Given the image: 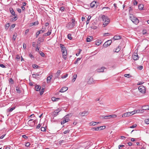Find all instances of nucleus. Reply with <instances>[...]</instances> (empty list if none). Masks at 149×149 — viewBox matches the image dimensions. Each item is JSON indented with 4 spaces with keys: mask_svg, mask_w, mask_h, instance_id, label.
Segmentation results:
<instances>
[{
    "mask_svg": "<svg viewBox=\"0 0 149 149\" xmlns=\"http://www.w3.org/2000/svg\"><path fill=\"white\" fill-rule=\"evenodd\" d=\"M72 22H69L66 25V27L68 29H71L73 28L75 25V20L72 18L71 20Z\"/></svg>",
    "mask_w": 149,
    "mask_h": 149,
    "instance_id": "f257e3e1",
    "label": "nucleus"
},
{
    "mask_svg": "<svg viewBox=\"0 0 149 149\" xmlns=\"http://www.w3.org/2000/svg\"><path fill=\"white\" fill-rule=\"evenodd\" d=\"M130 19L134 23L136 24H137L139 22V20L136 17H134L133 14H130L129 15Z\"/></svg>",
    "mask_w": 149,
    "mask_h": 149,
    "instance_id": "f03ea898",
    "label": "nucleus"
},
{
    "mask_svg": "<svg viewBox=\"0 0 149 149\" xmlns=\"http://www.w3.org/2000/svg\"><path fill=\"white\" fill-rule=\"evenodd\" d=\"M61 52L62 53V56L63 58L65 60L66 59L67 55V50L66 48L63 49H61Z\"/></svg>",
    "mask_w": 149,
    "mask_h": 149,
    "instance_id": "7ed1b4c3",
    "label": "nucleus"
},
{
    "mask_svg": "<svg viewBox=\"0 0 149 149\" xmlns=\"http://www.w3.org/2000/svg\"><path fill=\"white\" fill-rule=\"evenodd\" d=\"M35 120L34 119H31L28 121V124L31 127H34L35 125Z\"/></svg>",
    "mask_w": 149,
    "mask_h": 149,
    "instance_id": "20e7f679",
    "label": "nucleus"
},
{
    "mask_svg": "<svg viewBox=\"0 0 149 149\" xmlns=\"http://www.w3.org/2000/svg\"><path fill=\"white\" fill-rule=\"evenodd\" d=\"M138 89L139 91L142 93H146V88L143 85L140 86L138 87Z\"/></svg>",
    "mask_w": 149,
    "mask_h": 149,
    "instance_id": "39448f33",
    "label": "nucleus"
},
{
    "mask_svg": "<svg viewBox=\"0 0 149 149\" xmlns=\"http://www.w3.org/2000/svg\"><path fill=\"white\" fill-rule=\"evenodd\" d=\"M112 42V40H109L108 41H106L103 45V46L105 48H106L108 46H109V45L111 44Z\"/></svg>",
    "mask_w": 149,
    "mask_h": 149,
    "instance_id": "423d86ee",
    "label": "nucleus"
},
{
    "mask_svg": "<svg viewBox=\"0 0 149 149\" xmlns=\"http://www.w3.org/2000/svg\"><path fill=\"white\" fill-rule=\"evenodd\" d=\"M133 111L132 112H127L123 114L122 116L123 117H128L133 115Z\"/></svg>",
    "mask_w": 149,
    "mask_h": 149,
    "instance_id": "0eeeda50",
    "label": "nucleus"
},
{
    "mask_svg": "<svg viewBox=\"0 0 149 149\" xmlns=\"http://www.w3.org/2000/svg\"><path fill=\"white\" fill-rule=\"evenodd\" d=\"M139 56L138 55L137 53H134L132 55V58L134 60H137L139 59Z\"/></svg>",
    "mask_w": 149,
    "mask_h": 149,
    "instance_id": "6e6552de",
    "label": "nucleus"
},
{
    "mask_svg": "<svg viewBox=\"0 0 149 149\" xmlns=\"http://www.w3.org/2000/svg\"><path fill=\"white\" fill-rule=\"evenodd\" d=\"M52 31V30L50 28L49 29L48 32L47 33H45L43 35V36H47L50 35Z\"/></svg>",
    "mask_w": 149,
    "mask_h": 149,
    "instance_id": "1a4fd4ad",
    "label": "nucleus"
},
{
    "mask_svg": "<svg viewBox=\"0 0 149 149\" xmlns=\"http://www.w3.org/2000/svg\"><path fill=\"white\" fill-rule=\"evenodd\" d=\"M144 112L143 109H138L137 110H135L133 111V114L136 113H143Z\"/></svg>",
    "mask_w": 149,
    "mask_h": 149,
    "instance_id": "9d476101",
    "label": "nucleus"
},
{
    "mask_svg": "<svg viewBox=\"0 0 149 149\" xmlns=\"http://www.w3.org/2000/svg\"><path fill=\"white\" fill-rule=\"evenodd\" d=\"M68 89V88L67 87H62L60 90L59 91V92L63 93L65 92Z\"/></svg>",
    "mask_w": 149,
    "mask_h": 149,
    "instance_id": "9b49d317",
    "label": "nucleus"
},
{
    "mask_svg": "<svg viewBox=\"0 0 149 149\" xmlns=\"http://www.w3.org/2000/svg\"><path fill=\"white\" fill-rule=\"evenodd\" d=\"M68 115H67L65 116L63 118L65 122L66 123L68 122L70 120L69 117H68Z\"/></svg>",
    "mask_w": 149,
    "mask_h": 149,
    "instance_id": "f8f14e48",
    "label": "nucleus"
},
{
    "mask_svg": "<svg viewBox=\"0 0 149 149\" xmlns=\"http://www.w3.org/2000/svg\"><path fill=\"white\" fill-rule=\"evenodd\" d=\"M110 21V20L109 19H107V20L104 21L103 24L104 27H105L108 24Z\"/></svg>",
    "mask_w": 149,
    "mask_h": 149,
    "instance_id": "ddd939ff",
    "label": "nucleus"
},
{
    "mask_svg": "<svg viewBox=\"0 0 149 149\" xmlns=\"http://www.w3.org/2000/svg\"><path fill=\"white\" fill-rule=\"evenodd\" d=\"M61 74V71L60 70H58L57 72L55 74L54 79H56L58 78Z\"/></svg>",
    "mask_w": 149,
    "mask_h": 149,
    "instance_id": "4468645a",
    "label": "nucleus"
},
{
    "mask_svg": "<svg viewBox=\"0 0 149 149\" xmlns=\"http://www.w3.org/2000/svg\"><path fill=\"white\" fill-rule=\"evenodd\" d=\"M106 69L104 67H102L98 69L97 70V72H103L104 71V69Z\"/></svg>",
    "mask_w": 149,
    "mask_h": 149,
    "instance_id": "2eb2a0df",
    "label": "nucleus"
},
{
    "mask_svg": "<svg viewBox=\"0 0 149 149\" xmlns=\"http://www.w3.org/2000/svg\"><path fill=\"white\" fill-rule=\"evenodd\" d=\"M53 77L52 74L50 75V76H48L47 78V83H49L51 81V79Z\"/></svg>",
    "mask_w": 149,
    "mask_h": 149,
    "instance_id": "dca6fc26",
    "label": "nucleus"
},
{
    "mask_svg": "<svg viewBox=\"0 0 149 149\" xmlns=\"http://www.w3.org/2000/svg\"><path fill=\"white\" fill-rule=\"evenodd\" d=\"M121 37L120 36H115L113 38V39L114 40H118L121 38Z\"/></svg>",
    "mask_w": 149,
    "mask_h": 149,
    "instance_id": "f3484780",
    "label": "nucleus"
},
{
    "mask_svg": "<svg viewBox=\"0 0 149 149\" xmlns=\"http://www.w3.org/2000/svg\"><path fill=\"white\" fill-rule=\"evenodd\" d=\"M93 78L91 77L89 78L88 81V84H91L93 83Z\"/></svg>",
    "mask_w": 149,
    "mask_h": 149,
    "instance_id": "a211bd4d",
    "label": "nucleus"
},
{
    "mask_svg": "<svg viewBox=\"0 0 149 149\" xmlns=\"http://www.w3.org/2000/svg\"><path fill=\"white\" fill-rule=\"evenodd\" d=\"M10 11L11 13L13 16H15V12L14 10L13 9V8H10Z\"/></svg>",
    "mask_w": 149,
    "mask_h": 149,
    "instance_id": "6ab92c4d",
    "label": "nucleus"
},
{
    "mask_svg": "<svg viewBox=\"0 0 149 149\" xmlns=\"http://www.w3.org/2000/svg\"><path fill=\"white\" fill-rule=\"evenodd\" d=\"M143 111L144 110H149L148 105H146L143 106L142 107Z\"/></svg>",
    "mask_w": 149,
    "mask_h": 149,
    "instance_id": "aec40b11",
    "label": "nucleus"
},
{
    "mask_svg": "<svg viewBox=\"0 0 149 149\" xmlns=\"http://www.w3.org/2000/svg\"><path fill=\"white\" fill-rule=\"evenodd\" d=\"M80 115L81 116H84L85 115H86L88 114V112L84 111L79 113Z\"/></svg>",
    "mask_w": 149,
    "mask_h": 149,
    "instance_id": "412c9836",
    "label": "nucleus"
},
{
    "mask_svg": "<svg viewBox=\"0 0 149 149\" xmlns=\"http://www.w3.org/2000/svg\"><path fill=\"white\" fill-rule=\"evenodd\" d=\"M102 41L101 40H96V45H99L102 43Z\"/></svg>",
    "mask_w": 149,
    "mask_h": 149,
    "instance_id": "4be33fe9",
    "label": "nucleus"
},
{
    "mask_svg": "<svg viewBox=\"0 0 149 149\" xmlns=\"http://www.w3.org/2000/svg\"><path fill=\"white\" fill-rule=\"evenodd\" d=\"M35 88L36 91H39L41 88L40 86L38 85H36L35 86Z\"/></svg>",
    "mask_w": 149,
    "mask_h": 149,
    "instance_id": "5701e85b",
    "label": "nucleus"
},
{
    "mask_svg": "<svg viewBox=\"0 0 149 149\" xmlns=\"http://www.w3.org/2000/svg\"><path fill=\"white\" fill-rule=\"evenodd\" d=\"M96 1H93L91 2L90 4L91 7V8H93L95 5V4L96 3Z\"/></svg>",
    "mask_w": 149,
    "mask_h": 149,
    "instance_id": "b1692460",
    "label": "nucleus"
},
{
    "mask_svg": "<svg viewBox=\"0 0 149 149\" xmlns=\"http://www.w3.org/2000/svg\"><path fill=\"white\" fill-rule=\"evenodd\" d=\"M90 38H86V41L88 42H90L93 40V38L92 36H90Z\"/></svg>",
    "mask_w": 149,
    "mask_h": 149,
    "instance_id": "393cba45",
    "label": "nucleus"
},
{
    "mask_svg": "<svg viewBox=\"0 0 149 149\" xmlns=\"http://www.w3.org/2000/svg\"><path fill=\"white\" fill-rule=\"evenodd\" d=\"M38 21H36V22H33L32 23H31L30 24V26H31L33 25H38Z\"/></svg>",
    "mask_w": 149,
    "mask_h": 149,
    "instance_id": "a878e982",
    "label": "nucleus"
},
{
    "mask_svg": "<svg viewBox=\"0 0 149 149\" xmlns=\"http://www.w3.org/2000/svg\"><path fill=\"white\" fill-rule=\"evenodd\" d=\"M101 18L103 21H105V20H107V19H108L107 18V16L104 15H102L101 17Z\"/></svg>",
    "mask_w": 149,
    "mask_h": 149,
    "instance_id": "bb28decb",
    "label": "nucleus"
},
{
    "mask_svg": "<svg viewBox=\"0 0 149 149\" xmlns=\"http://www.w3.org/2000/svg\"><path fill=\"white\" fill-rule=\"evenodd\" d=\"M52 100L54 101H57L59 100L60 98L58 97L56 98L55 97H52Z\"/></svg>",
    "mask_w": 149,
    "mask_h": 149,
    "instance_id": "cd10ccee",
    "label": "nucleus"
},
{
    "mask_svg": "<svg viewBox=\"0 0 149 149\" xmlns=\"http://www.w3.org/2000/svg\"><path fill=\"white\" fill-rule=\"evenodd\" d=\"M101 117H102V118H104L105 119H107L108 118H110V115H108L106 116H101Z\"/></svg>",
    "mask_w": 149,
    "mask_h": 149,
    "instance_id": "c85d7f7f",
    "label": "nucleus"
},
{
    "mask_svg": "<svg viewBox=\"0 0 149 149\" xmlns=\"http://www.w3.org/2000/svg\"><path fill=\"white\" fill-rule=\"evenodd\" d=\"M143 4H140L138 6L139 9L141 10H142L143 8Z\"/></svg>",
    "mask_w": 149,
    "mask_h": 149,
    "instance_id": "c756f323",
    "label": "nucleus"
},
{
    "mask_svg": "<svg viewBox=\"0 0 149 149\" xmlns=\"http://www.w3.org/2000/svg\"><path fill=\"white\" fill-rule=\"evenodd\" d=\"M121 49V47L120 46H118V47L116 49V50L115 51V52H118Z\"/></svg>",
    "mask_w": 149,
    "mask_h": 149,
    "instance_id": "7c9ffc66",
    "label": "nucleus"
},
{
    "mask_svg": "<svg viewBox=\"0 0 149 149\" xmlns=\"http://www.w3.org/2000/svg\"><path fill=\"white\" fill-rule=\"evenodd\" d=\"M77 77V74H74L73 76V79L72 80V82H74L75 80L76 79Z\"/></svg>",
    "mask_w": 149,
    "mask_h": 149,
    "instance_id": "2f4dec72",
    "label": "nucleus"
},
{
    "mask_svg": "<svg viewBox=\"0 0 149 149\" xmlns=\"http://www.w3.org/2000/svg\"><path fill=\"white\" fill-rule=\"evenodd\" d=\"M60 111H59L58 112H54V111L52 113V115L54 117L56 116L58 114V113L60 112Z\"/></svg>",
    "mask_w": 149,
    "mask_h": 149,
    "instance_id": "473e14b6",
    "label": "nucleus"
},
{
    "mask_svg": "<svg viewBox=\"0 0 149 149\" xmlns=\"http://www.w3.org/2000/svg\"><path fill=\"white\" fill-rule=\"evenodd\" d=\"M16 90L17 92V93H21V91L18 87V86L16 87Z\"/></svg>",
    "mask_w": 149,
    "mask_h": 149,
    "instance_id": "72a5a7b5",
    "label": "nucleus"
},
{
    "mask_svg": "<svg viewBox=\"0 0 149 149\" xmlns=\"http://www.w3.org/2000/svg\"><path fill=\"white\" fill-rule=\"evenodd\" d=\"M38 40L40 41V42H38L39 44H40V42H43L44 41V39L43 38L41 37H39L38 38Z\"/></svg>",
    "mask_w": 149,
    "mask_h": 149,
    "instance_id": "f704fd0d",
    "label": "nucleus"
},
{
    "mask_svg": "<svg viewBox=\"0 0 149 149\" xmlns=\"http://www.w3.org/2000/svg\"><path fill=\"white\" fill-rule=\"evenodd\" d=\"M15 108V107H13L11 108H9L7 110L8 112H11Z\"/></svg>",
    "mask_w": 149,
    "mask_h": 149,
    "instance_id": "c9c22d12",
    "label": "nucleus"
},
{
    "mask_svg": "<svg viewBox=\"0 0 149 149\" xmlns=\"http://www.w3.org/2000/svg\"><path fill=\"white\" fill-rule=\"evenodd\" d=\"M17 33H15L13 35V39L14 40V41H15V39L17 37Z\"/></svg>",
    "mask_w": 149,
    "mask_h": 149,
    "instance_id": "e433bc0d",
    "label": "nucleus"
},
{
    "mask_svg": "<svg viewBox=\"0 0 149 149\" xmlns=\"http://www.w3.org/2000/svg\"><path fill=\"white\" fill-rule=\"evenodd\" d=\"M39 74L38 73L33 74H32V77L33 78H36L38 76H39Z\"/></svg>",
    "mask_w": 149,
    "mask_h": 149,
    "instance_id": "4c0bfd02",
    "label": "nucleus"
},
{
    "mask_svg": "<svg viewBox=\"0 0 149 149\" xmlns=\"http://www.w3.org/2000/svg\"><path fill=\"white\" fill-rule=\"evenodd\" d=\"M96 122H92L90 123V125H95L96 124Z\"/></svg>",
    "mask_w": 149,
    "mask_h": 149,
    "instance_id": "58836bf2",
    "label": "nucleus"
},
{
    "mask_svg": "<svg viewBox=\"0 0 149 149\" xmlns=\"http://www.w3.org/2000/svg\"><path fill=\"white\" fill-rule=\"evenodd\" d=\"M71 36V35L70 34H68L67 35L68 38L70 40H72V37Z\"/></svg>",
    "mask_w": 149,
    "mask_h": 149,
    "instance_id": "ea45409f",
    "label": "nucleus"
},
{
    "mask_svg": "<svg viewBox=\"0 0 149 149\" xmlns=\"http://www.w3.org/2000/svg\"><path fill=\"white\" fill-rule=\"evenodd\" d=\"M39 52L40 54V55L42 56V57H44L45 56V54L44 53L42 52L41 51H39Z\"/></svg>",
    "mask_w": 149,
    "mask_h": 149,
    "instance_id": "a19ab883",
    "label": "nucleus"
},
{
    "mask_svg": "<svg viewBox=\"0 0 149 149\" xmlns=\"http://www.w3.org/2000/svg\"><path fill=\"white\" fill-rule=\"evenodd\" d=\"M44 91V89L43 88H42L41 89V91H40V95H42Z\"/></svg>",
    "mask_w": 149,
    "mask_h": 149,
    "instance_id": "79ce46f5",
    "label": "nucleus"
},
{
    "mask_svg": "<svg viewBox=\"0 0 149 149\" xmlns=\"http://www.w3.org/2000/svg\"><path fill=\"white\" fill-rule=\"evenodd\" d=\"M10 24L9 23H7L5 25V28L6 29H8L10 26Z\"/></svg>",
    "mask_w": 149,
    "mask_h": 149,
    "instance_id": "37998d69",
    "label": "nucleus"
},
{
    "mask_svg": "<svg viewBox=\"0 0 149 149\" xmlns=\"http://www.w3.org/2000/svg\"><path fill=\"white\" fill-rule=\"evenodd\" d=\"M65 141L63 140L60 141L59 142L60 145H61L63 143H65Z\"/></svg>",
    "mask_w": 149,
    "mask_h": 149,
    "instance_id": "c03bdc74",
    "label": "nucleus"
},
{
    "mask_svg": "<svg viewBox=\"0 0 149 149\" xmlns=\"http://www.w3.org/2000/svg\"><path fill=\"white\" fill-rule=\"evenodd\" d=\"M145 122L146 123L148 124H149V118L146 119L145 120Z\"/></svg>",
    "mask_w": 149,
    "mask_h": 149,
    "instance_id": "a18cd8bd",
    "label": "nucleus"
},
{
    "mask_svg": "<svg viewBox=\"0 0 149 149\" xmlns=\"http://www.w3.org/2000/svg\"><path fill=\"white\" fill-rule=\"evenodd\" d=\"M110 118H115L117 116L115 114H113L111 115H110Z\"/></svg>",
    "mask_w": 149,
    "mask_h": 149,
    "instance_id": "49530a36",
    "label": "nucleus"
},
{
    "mask_svg": "<svg viewBox=\"0 0 149 149\" xmlns=\"http://www.w3.org/2000/svg\"><path fill=\"white\" fill-rule=\"evenodd\" d=\"M60 47L61 49H63L65 48V47H64V45L62 44H60Z\"/></svg>",
    "mask_w": 149,
    "mask_h": 149,
    "instance_id": "de8ad7c7",
    "label": "nucleus"
},
{
    "mask_svg": "<svg viewBox=\"0 0 149 149\" xmlns=\"http://www.w3.org/2000/svg\"><path fill=\"white\" fill-rule=\"evenodd\" d=\"M15 17L13 18H12V21H15L17 19V16L16 15V16H14Z\"/></svg>",
    "mask_w": 149,
    "mask_h": 149,
    "instance_id": "09e8293b",
    "label": "nucleus"
},
{
    "mask_svg": "<svg viewBox=\"0 0 149 149\" xmlns=\"http://www.w3.org/2000/svg\"><path fill=\"white\" fill-rule=\"evenodd\" d=\"M33 67L34 68H38V66L36 64H33Z\"/></svg>",
    "mask_w": 149,
    "mask_h": 149,
    "instance_id": "8fccbe9b",
    "label": "nucleus"
},
{
    "mask_svg": "<svg viewBox=\"0 0 149 149\" xmlns=\"http://www.w3.org/2000/svg\"><path fill=\"white\" fill-rule=\"evenodd\" d=\"M60 10L62 11L63 12L65 10V7L64 6H62L60 7Z\"/></svg>",
    "mask_w": 149,
    "mask_h": 149,
    "instance_id": "3c124183",
    "label": "nucleus"
},
{
    "mask_svg": "<svg viewBox=\"0 0 149 149\" xmlns=\"http://www.w3.org/2000/svg\"><path fill=\"white\" fill-rule=\"evenodd\" d=\"M46 130V129H45V127H42L41 128V130L42 131H45Z\"/></svg>",
    "mask_w": 149,
    "mask_h": 149,
    "instance_id": "603ef678",
    "label": "nucleus"
},
{
    "mask_svg": "<svg viewBox=\"0 0 149 149\" xmlns=\"http://www.w3.org/2000/svg\"><path fill=\"white\" fill-rule=\"evenodd\" d=\"M124 76L129 78L131 76L130 74H125L124 75Z\"/></svg>",
    "mask_w": 149,
    "mask_h": 149,
    "instance_id": "864d4df0",
    "label": "nucleus"
},
{
    "mask_svg": "<svg viewBox=\"0 0 149 149\" xmlns=\"http://www.w3.org/2000/svg\"><path fill=\"white\" fill-rule=\"evenodd\" d=\"M137 126V125L135 124L130 127L131 128H134L136 127Z\"/></svg>",
    "mask_w": 149,
    "mask_h": 149,
    "instance_id": "5fc2aeb1",
    "label": "nucleus"
},
{
    "mask_svg": "<svg viewBox=\"0 0 149 149\" xmlns=\"http://www.w3.org/2000/svg\"><path fill=\"white\" fill-rule=\"evenodd\" d=\"M81 59L80 58H77V60L75 61L74 62V64H76L77 63L78 61H80Z\"/></svg>",
    "mask_w": 149,
    "mask_h": 149,
    "instance_id": "6e6d98bb",
    "label": "nucleus"
},
{
    "mask_svg": "<svg viewBox=\"0 0 149 149\" xmlns=\"http://www.w3.org/2000/svg\"><path fill=\"white\" fill-rule=\"evenodd\" d=\"M142 33L144 35L146 34H148V33L146 31V30H143L142 31Z\"/></svg>",
    "mask_w": 149,
    "mask_h": 149,
    "instance_id": "4d7b16f0",
    "label": "nucleus"
},
{
    "mask_svg": "<svg viewBox=\"0 0 149 149\" xmlns=\"http://www.w3.org/2000/svg\"><path fill=\"white\" fill-rule=\"evenodd\" d=\"M40 34V33L38 31L37 32L36 34V38L38 37V36Z\"/></svg>",
    "mask_w": 149,
    "mask_h": 149,
    "instance_id": "13d9d810",
    "label": "nucleus"
},
{
    "mask_svg": "<svg viewBox=\"0 0 149 149\" xmlns=\"http://www.w3.org/2000/svg\"><path fill=\"white\" fill-rule=\"evenodd\" d=\"M68 76V74H65V75L62 76L61 77V78L62 79H64V78H65Z\"/></svg>",
    "mask_w": 149,
    "mask_h": 149,
    "instance_id": "bf43d9fd",
    "label": "nucleus"
},
{
    "mask_svg": "<svg viewBox=\"0 0 149 149\" xmlns=\"http://www.w3.org/2000/svg\"><path fill=\"white\" fill-rule=\"evenodd\" d=\"M70 132V130H67L63 132V133L64 134H66L67 133H69Z\"/></svg>",
    "mask_w": 149,
    "mask_h": 149,
    "instance_id": "052dcab7",
    "label": "nucleus"
},
{
    "mask_svg": "<svg viewBox=\"0 0 149 149\" xmlns=\"http://www.w3.org/2000/svg\"><path fill=\"white\" fill-rule=\"evenodd\" d=\"M16 59H19V60L20 58L19 56L18 55H17L16 56Z\"/></svg>",
    "mask_w": 149,
    "mask_h": 149,
    "instance_id": "680f3d73",
    "label": "nucleus"
},
{
    "mask_svg": "<svg viewBox=\"0 0 149 149\" xmlns=\"http://www.w3.org/2000/svg\"><path fill=\"white\" fill-rule=\"evenodd\" d=\"M65 123V121H64V120L63 119V118L61 121V125H63Z\"/></svg>",
    "mask_w": 149,
    "mask_h": 149,
    "instance_id": "e2e57ef3",
    "label": "nucleus"
},
{
    "mask_svg": "<svg viewBox=\"0 0 149 149\" xmlns=\"http://www.w3.org/2000/svg\"><path fill=\"white\" fill-rule=\"evenodd\" d=\"M100 127H101V128H100V130L104 129L105 128V126H100Z\"/></svg>",
    "mask_w": 149,
    "mask_h": 149,
    "instance_id": "0e129e2a",
    "label": "nucleus"
},
{
    "mask_svg": "<svg viewBox=\"0 0 149 149\" xmlns=\"http://www.w3.org/2000/svg\"><path fill=\"white\" fill-rule=\"evenodd\" d=\"M137 68L139 70H141L143 69V66H140L138 67Z\"/></svg>",
    "mask_w": 149,
    "mask_h": 149,
    "instance_id": "69168bd1",
    "label": "nucleus"
},
{
    "mask_svg": "<svg viewBox=\"0 0 149 149\" xmlns=\"http://www.w3.org/2000/svg\"><path fill=\"white\" fill-rule=\"evenodd\" d=\"M110 35V33H104V36H108Z\"/></svg>",
    "mask_w": 149,
    "mask_h": 149,
    "instance_id": "338daca9",
    "label": "nucleus"
},
{
    "mask_svg": "<svg viewBox=\"0 0 149 149\" xmlns=\"http://www.w3.org/2000/svg\"><path fill=\"white\" fill-rule=\"evenodd\" d=\"M17 10L19 13H21V10L20 8H18L17 9Z\"/></svg>",
    "mask_w": 149,
    "mask_h": 149,
    "instance_id": "774afa93",
    "label": "nucleus"
}]
</instances>
